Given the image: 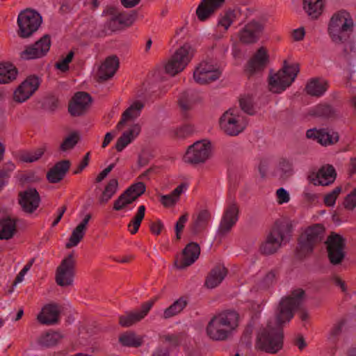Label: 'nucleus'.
Instances as JSON below:
<instances>
[{"instance_id":"6","label":"nucleus","mask_w":356,"mask_h":356,"mask_svg":"<svg viewBox=\"0 0 356 356\" xmlns=\"http://www.w3.org/2000/svg\"><path fill=\"white\" fill-rule=\"evenodd\" d=\"M194 55V49L188 43L175 51L165 65V71L171 76H175L183 71Z\"/></svg>"},{"instance_id":"29","label":"nucleus","mask_w":356,"mask_h":356,"mask_svg":"<svg viewBox=\"0 0 356 356\" xmlns=\"http://www.w3.org/2000/svg\"><path fill=\"white\" fill-rule=\"evenodd\" d=\"M60 313L58 305L48 304L42 308L37 319L44 325H54L59 321Z\"/></svg>"},{"instance_id":"58","label":"nucleus","mask_w":356,"mask_h":356,"mask_svg":"<svg viewBox=\"0 0 356 356\" xmlns=\"http://www.w3.org/2000/svg\"><path fill=\"white\" fill-rule=\"evenodd\" d=\"M188 213H186L181 216L175 224V232H176V238L177 240L181 238V233L183 231L185 223L188 220Z\"/></svg>"},{"instance_id":"21","label":"nucleus","mask_w":356,"mask_h":356,"mask_svg":"<svg viewBox=\"0 0 356 356\" xmlns=\"http://www.w3.org/2000/svg\"><path fill=\"white\" fill-rule=\"evenodd\" d=\"M200 254V245L195 242H191L183 249L181 257H177L174 266L179 270L185 269L192 265L199 258Z\"/></svg>"},{"instance_id":"31","label":"nucleus","mask_w":356,"mask_h":356,"mask_svg":"<svg viewBox=\"0 0 356 356\" xmlns=\"http://www.w3.org/2000/svg\"><path fill=\"white\" fill-rule=\"evenodd\" d=\"M211 219V213L208 209L200 210L195 216H193V221L190 225L191 233L196 235L204 231Z\"/></svg>"},{"instance_id":"28","label":"nucleus","mask_w":356,"mask_h":356,"mask_svg":"<svg viewBox=\"0 0 356 356\" xmlns=\"http://www.w3.org/2000/svg\"><path fill=\"white\" fill-rule=\"evenodd\" d=\"M71 166L70 160L60 161L47 172V179L51 184H56L64 179Z\"/></svg>"},{"instance_id":"56","label":"nucleus","mask_w":356,"mask_h":356,"mask_svg":"<svg viewBox=\"0 0 356 356\" xmlns=\"http://www.w3.org/2000/svg\"><path fill=\"white\" fill-rule=\"evenodd\" d=\"M343 204L348 210H353L356 207V188L346 195Z\"/></svg>"},{"instance_id":"26","label":"nucleus","mask_w":356,"mask_h":356,"mask_svg":"<svg viewBox=\"0 0 356 356\" xmlns=\"http://www.w3.org/2000/svg\"><path fill=\"white\" fill-rule=\"evenodd\" d=\"M119 59L116 56L107 57L99 66L97 73V81L103 83L111 79L119 67Z\"/></svg>"},{"instance_id":"22","label":"nucleus","mask_w":356,"mask_h":356,"mask_svg":"<svg viewBox=\"0 0 356 356\" xmlns=\"http://www.w3.org/2000/svg\"><path fill=\"white\" fill-rule=\"evenodd\" d=\"M154 302V300L145 302L141 305L139 311L128 312L120 316L119 324L123 327H129L140 321L148 314Z\"/></svg>"},{"instance_id":"41","label":"nucleus","mask_w":356,"mask_h":356,"mask_svg":"<svg viewBox=\"0 0 356 356\" xmlns=\"http://www.w3.org/2000/svg\"><path fill=\"white\" fill-rule=\"evenodd\" d=\"M188 303V300L186 297H180L164 310L163 318L168 319L179 314L187 306Z\"/></svg>"},{"instance_id":"43","label":"nucleus","mask_w":356,"mask_h":356,"mask_svg":"<svg viewBox=\"0 0 356 356\" xmlns=\"http://www.w3.org/2000/svg\"><path fill=\"white\" fill-rule=\"evenodd\" d=\"M185 334L183 333L178 334H166L162 337H160V340L163 345L166 346L168 348H170V351L179 347L182 341L185 339Z\"/></svg>"},{"instance_id":"27","label":"nucleus","mask_w":356,"mask_h":356,"mask_svg":"<svg viewBox=\"0 0 356 356\" xmlns=\"http://www.w3.org/2000/svg\"><path fill=\"white\" fill-rule=\"evenodd\" d=\"M311 116L327 120H336L341 118L342 115L339 108L329 104H318L309 112Z\"/></svg>"},{"instance_id":"18","label":"nucleus","mask_w":356,"mask_h":356,"mask_svg":"<svg viewBox=\"0 0 356 356\" xmlns=\"http://www.w3.org/2000/svg\"><path fill=\"white\" fill-rule=\"evenodd\" d=\"M239 208L234 202L229 203L222 217L218 234L224 236L227 234L238 219Z\"/></svg>"},{"instance_id":"55","label":"nucleus","mask_w":356,"mask_h":356,"mask_svg":"<svg viewBox=\"0 0 356 356\" xmlns=\"http://www.w3.org/2000/svg\"><path fill=\"white\" fill-rule=\"evenodd\" d=\"M276 280V273L274 270H271L266 273L260 282L259 287L261 289H267L272 286Z\"/></svg>"},{"instance_id":"20","label":"nucleus","mask_w":356,"mask_h":356,"mask_svg":"<svg viewBox=\"0 0 356 356\" xmlns=\"http://www.w3.org/2000/svg\"><path fill=\"white\" fill-rule=\"evenodd\" d=\"M40 201V194L35 188H28L19 193V204L26 213H33L39 207Z\"/></svg>"},{"instance_id":"35","label":"nucleus","mask_w":356,"mask_h":356,"mask_svg":"<svg viewBox=\"0 0 356 356\" xmlns=\"http://www.w3.org/2000/svg\"><path fill=\"white\" fill-rule=\"evenodd\" d=\"M325 7L324 0H302L305 12L312 19H316L322 14Z\"/></svg>"},{"instance_id":"14","label":"nucleus","mask_w":356,"mask_h":356,"mask_svg":"<svg viewBox=\"0 0 356 356\" xmlns=\"http://www.w3.org/2000/svg\"><path fill=\"white\" fill-rule=\"evenodd\" d=\"M264 29V24L252 19L247 23L238 32L239 41L245 44L257 42Z\"/></svg>"},{"instance_id":"24","label":"nucleus","mask_w":356,"mask_h":356,"mask_svg":"<svg viewBox=\"0 0 356 356\" xmlns=\"http://www.w3.org/2000/svg\"><path fill=\"white\" fill-rule=\"evenodd\" d=\"M307 138L316 140L323 146L331 145L339 141V136L336 131L327 129H311L307 131Z\"/></svg>"},{"instance_id":"12","label":"nucleus","mask_w":356,"mask_h":356,"mask_svg":"<svg viewBox=\"0 0 356 356\" xmlns=\"http://www.w3.org/2000/svg\"><path fill=\"white\" fill-rule=\"evenodd\" d=\"M51 37L45 34L34 44L28 45L20 53L21 58L24 60H32L44 57L47 55L51 47Z\"/></svg>"},{"instance_id":"33","label":"nucleus","mask_w":356,"mask_h":356,"mask_svg":"<svg viewBox=\"0 0 356 356\" xmlns=\"http://www.w3.org/2000/svg\"><path fill=\"white\" fill-rule=\"evenodd\" d=\"M17 218L6 216L0 219V240L11 239L17 232Z\"/></svg>"},{"instance_id":"36","label":"nucleus","mask_w":356,"mask_h":356,"mask_svg":"<svg viewBox=\"0 0 356 356\" xmlns=\"http://www.w3.org/2000/svg\"><path fill=\"white\" fill-rule=\"evenodd\" d=\"M140 131V128L138 124H134L131 129L124 131L117 140L115 144L116 150L118 152L122 151L139 134Z\"/></svg>"},{"instance_id":"37","label":"nucleus","mask_w":356,"mask_h":356,"mask_svg":"<svg viewBox=\"0 0 356 356\" xmlns=\"http://www.w3.org/2000/svg\"><path fill=\"white\" fill-rule=\"evenodd\" d=\"M219 320L226 323L229 330H234L238 326L239 314L234 310H225L215 315Z\"/></svg>"},{"instance_id":"3","label":"nucleus","mask_w":356,"mask_h":356,"mask_svg":"<svg viewBox=\"0 0 356 356\" xmlns=\"http://www.w3.org/2000/svg\"><path fill=\"white\" fill-rule=\"evenodd\" d=\"M353 27V20L350 14L345 10H340L331 17L327 31L332 42L340 44L349 40Z\"/></svg>"},{"instance_id":"50","label":"nucleus","mask_w":356,"mask_h":356,"mask_svg":"<svg viewBox=\"0 0 356 356\" xmlns=\"http://www.w3.org/2000/svg\"><path fill=\"white\" fill-rule=\"evenodd\" d=\"M79 140V135L77 132L70 134L60 144V149L65 152L73 149Z\"/></svg>"},{"instance_id":"54","label":"nucleus","mask_w":356,"mask_h":356,"mask_svg":"<svg viewBox=\"0 0 356 356\" xmlns=\"http://www.w3.org/2000/svg\"><path fill=\"white\" fill-rule=\"evenodd\" d=\"M341 189V186H337L332 191L326 194L324 197V204L327 207L334 206Z\"/></svg>"},{"instance_id":"34","label":"nucleus","mask_w":356,"mask_h":356,"mask_svg":"<svg viewBox=\"0 0 356 356\" xmlns=\"http://www.w3.org/2000/svg\"><path fill=\"white\" fill-rule=\"evenodd\" d=\"M328 88V83L319 78H314L310 79L306 86V92L312 97L322 96Z\"/></svg>"},{"instance_id":"40","label":"nucleus","mask_w":356,"mask_h":356,"mask_svg":"<svg viewBox=\"0 0 356 356\" xmlns=\"http://www.w3.org/2000/svg\"><path fill=\"white\" fill-rule=\"evenodd\" d=\"M118 188V181L117 179H111L104 187L102 194L98 198V203L100 205L106 204L116 193Z\"/></svg>"},{"instance_id":"15","label":"nucleus","mask_w":356,"mask_h":356,"mask_svg":"<svg viewBox=\"0 0 356 356\" xmlns=\"http://www.w3.org/2000/svg\"><path fill=\"white\" fill-rule=\"evenodd\" d=\"M40 84V81L37 76H29L14 91V101L17 103L24 102L35 93Z\"/></svg>"},{"instance_id":"17","label":"nucleus","mask_w":356,"mask_h":356,"mask_svg":"<svg viewBox=\"0 0 356 356\" xmlns=\"http://www.w3.org/2000/svg\"><path fill=\"white\" fill-rule=\"evenodd\" d=\"M269 63V56L265 47H261L248 60L245 66V72L248 79L256 73L261 72Z\"/></svg>"},{"instance_id":"52","label":"nucleus","mask_w":356,"mask_h":356,"mask_svg":"<svg viewBox=\"0 0 356 356\" xmlns=\"http://www.w3.org/2000/svg\"><path fill=\"white\" fill-rule=\"evenodd\" d=\"M239 104L241 110L248 115L254 113L253 100L250 96L243 97L239 99Z\"/></svg>"},{"instance_id":"4","label":"nucleus","mask_w":356,"mask_h":356,"mask_svg":"<svg viewBox=\"0 0 356 356\" xmlns=\"http://www.w3.org/2000/svg\"><path fill=\"white\" fill-rule=\"evenodd\" d=\"M325 228L321 224H314L305 229L298 240L296 254L299 259L313 252L314 248L323 239Z\"/></svg>"},{"instance_id":"10","label":"nucleus","mask_w":356,"mask_h":356,"mask_svg":"<svg viewBox=\"0 0 356 356\" xmlns=\"http://www.w3.org/2000/svg\"><path fill=\"white\" fill-rule=\"evenodd\" d=\"M210 155V143L197 141L188 148L184 159L186 163L196 165L204 163Z\"/></svg>"},{"instance_id":"19","label":"nucleus","mask_w":356,"mask_h":356,"mask_svg":"<svg viewBox=\"0 0 356 356\" xmlns=\"http://www.w3.org/2000/svg\"><path fill=\"white\" fill-rule=\"evenodd\" d=\"M92 102L91 96L86 92H76L68 105V112L73 116L84 115L88 110Z\"/></svg>"},{"instance_id":"63","label":"nucleus","mask_w":356,"mask_h":356,"mask_svg":"<svg viewBox=\"0 0 356 356\" xmlns=\"http://www.w3.org/2000/svg\"><path fill=\"white\" fill-rule=\"evenodd\" d=\"M58 99L54 96L47 97L45 102L47 108L51 111H54L58 108Z\"/></svg>"},{"instance_id":"46","label":"nucleus","mask_w":356,"mask_h":356,"mask_svg":"<svg viewBox=\"0 0 356 356\" xmlns=\"http://www.w3.org/2000/svg\"><path fill=\"white\" fill-rule=\"evenodd\" d=\"M44 152V147H40L31 152H24L19 155V159L24 163H33L39 160Z\"/></svg>"},{"instance_id":"32","label":"nucleus","mask_w":356,"mask_h":356,"mask_svg":"<svg viewBox=\"0 0 356 356\" xmlns=\"http://www.w3.org/2000/svg\"><path fill=\"white\" fill-rule=\"evenodd\" d=\"M337 172L334 168L331 165L323 166L315 175V178L312 181L314 185L317 184L322 186H327L333 183L336 179Z\"/></svg>"},{"instance_id":"48","label":"nucleus","mask_w":356,"mask_h":356,"mask_svg":"<svg viewBox=\"0 0 356 356\" xmlns=\"http://www.w3.org/2000/svg\"><path fill=\"white\" fill-rule=\"evenodd\" d=\"M236 18V14L235 13V10L229 9L220 17L217 24V27H223L224 31L226 32Z\"/></svg>"},{"instance_id":"64","label":"nucleus","mask_w":356,"mask_h":356,"mask_svg":"<svg viewBox=\"0 0 356 356\" xmlns=\"http://www.w3.org/2000/svg\"><path fill=\"white\" fill-rule=\"evenodd\" d=\"M170 348L161 345L159 346L153 353L152 356H170Z\"/></svg>"},{"instance_id":"60","label":"nucleus","mask_w":356,"mask_h":356,"mask_svg":"<svg viewBox=\"0 0 356 356\" xmlns=\"http://www.w3.org/2000/svg\"><path fill=\"white\" fill-rule=\"evenodd\" d=\"M144 107V104L140 101L134 102L128 108L124 111V118L129 115V112L134 111L138 115Z\"/></svg>"},{"instance_id":"16","label":"nucleus","mask_w":356,"mask_h":356,"mask_svg":"<svg viewBox=\"0 0 356 356\" xmlns=\"http://www.w3.org/2000/svg\"><path fill=\"white\" fill-rule=\"evenodd\" d=\"M236 111L234 108H229L222 114L219 120L221 129L225 134L231 136L238 135L244 129V127L238 121Z\"/></svg>"},{"instance_id":"11","label":"nucleus","mask_w":356,"mask_h":356,"mask_svg":"<svg viewBox=\"0 0 356 356\" xmlns=\"http://www.w3.org/2000/svg\"><path fill=\"white\" fill-rule=\"evenodd\" d=\"M114 8H109L108 13L113 15V17L108 21V26L113 31L130 27L138 19V12L137 10H132L129 12H121L115 13Z\"/></svg>"},{"instance_id":"53","label":"nucleus","mask_w":356,"mask_h":356,"mask_svg":"<svg viewBox=\"0 0 356 356\" xmlns=\"http://www.w3.org/2000/svg\"><path fill=\"white\" fill-rule=\"evenodd\" d=\"M74 56V51H70L65 58L56 63L55 67L61 72H65L69 70V63L72 62Z\"/></svg>"},{"instance_id":"45","label":"nucleus","mask_w":356,"mask_h":356,"mask_svg":"<svg viewBox=\"0 0 356 356\" xmlns=\"http://www.w3.org/2000/svg\"><path fill=\"white\" fill-rule=\"evenodd\" d=\"M86 231V229L77 225L73 229L68 242L65 244V248L67 249H70L72 247L76 246L83 238Z\"/></svg>"},{"instance_id":"61","label":"nucleus","mask_w":356,"mask_h":356,"mask_svg":"<svg viewBox=\"0 0 356 356\" xmlns=\"http://www.w3.org/2000/svg\"><path fill=\"white\" fill-rule=\"evenodd\" d=\"M160 201L165 207H170L174 206L178 200L170 193L161 195Z\"/></svg>"},{"instance_id":"2","label":"nucleus","mask_w":356,"mask_h":356,"mask_svg":"<svg viewBox=\"0 0 356 356\" xmlns=\"http://www.w3.org/2000/svg\"><path fill=\"white\" fill-rule=\"evenodd\" d=\"M293 231V225L288 220H277L266 239L261 244L260 252L263 254H273L277 252L282 242L289 241Z\"/></svg>"},{"instance_id":"1","label":"nucleus","mask_w":356,"mask_h":356,"mask_svg":"<svg viewBox=\"0 0 356 356\" xmlns=\"http://www.w3.org/2000/svg\"><path fill=\"white\" fill-rule=\"evenodd\" d=\"M305 300V292L302 289L291 291L289 296L282 298L276 314L275 323L268 322L257 335V348L270 354H275L283 346L282 325L293 316V310L298 309Z\"/></svg>"},{"instance_id":"23","label":"nucleus","mask_w":356,"mask_h":356,"mask_svg":"<svg viewBox=\"0 0 356 356\" xmlns=\"http://www.w3.org/2000/svg\"><path fill=\"white\" fill-rule=\"evenodd\" d=\"M207 334L210 339L215 341H224L232 332L229 327L216 316L209 321L207 328Z\"/></svg>"},{"instance_id":"47","label":"nucleus","mask_w":356,"mask_h":356,"mask_svg":"<svg viewBox=\"0 0 356 356\" xmlns=\"http://www.w3.org/2000/svg\"><path fill=\"white\" fill-rule=\"evenodd\" d=\"M146 191L145 184L142 181H138L131 184L126 190V195L130 196L134 201L145 193Z\"/></svg>"},{"instance_id":"25","label":"nucleus","mask_w":356,"mask_h":356,"mask_svg":"<svg viewBox=\"0 0 356 356\" xmlns=\"http://www.w3.org/2000/svg\"><path fill=\"white\" fill-rule=\"evenodd\" d=\"M225 0H202L196 9V15L200 22L211 17L225 3Z\"/></svg>"},{"instance_id":"59","label":"nucleus","mask_w":356,"mask_h":356,"mask_svg":"<svg viewBox=\"0 0 356 356\" xmlns=\"http://www.w3.org/2000/svg\"><path fill=\"white\" fill-rule=\"evenodd\" d=\"M139 115L135 113L134 111H131L129 112V115H127L125 118H124V112L122 113V118H121V120H120V122L118 123L117 126H116V129L118 131H120L121 129H123V127H124L126 122L128 121V120H134L136 119V118H138Z\"/></svg>"},{"instance_id":"13","label":"nucleus","mask_w":356,"mask_h":356,"mask_svg":"<svg viewBox=\"0 0 356 356\" xmlns=\"http://www.w3.org/2000/svg\"><path fill=\"white\" fill-rule=\"evenodd\" d=\"M221 74L220 68L208 62H202L195 69L193 79L197 83L205 85L218 80Z\"/></svg>"},{"instance_id":"57","label":"nucleus","mask_w":356,"mask_h":356,"mask_svg":"<svg viewBox=\"0 0 356 356\" xmlns=\"http://www.w3.org/2000/svg\"><path fill=\"white\" fill-rule=\"evenodd\" d=\"M280 168L283 173L282 177L284 179L288 178L292 175L293 165L289 161L285 159H282L280 161Z\"/></svg>"},{"instance_id":"39","label":"nucleus","mask_w":356,"mask_h":356,"mask_svg":"<svg viewBox=\"0 0 356 356\" xmlns=\"http://www.w3.org/2000/svg\"><path fill=\"white\" fill-rule=\"evenodd\" d=\"M119 342L123 346L138 348L143 343V338L134 332L127 331L119 337Z\"/></svg>"},{"instance_id":"51","label":"nucleus","mask_w":356,"mask_h":356,"mask_svg":"<svg viewBox=\"0 0 356 356\" xmlns=\"http://www.w3.org/2000/svg\"><path fill=\"white\" fill-rule=\"evenodd\" d=\"M345 324V319H341L337 323L334 324L333 327L330 330L329 337V339H330L333 343H336L338 341V337L341 334L342 329Z\"/></svg>"},{"instance_id":"9","label":"nucleus","mask_w":356,"mask_h":356,"mask_svg":"<svg viewBox=\"0 0 356 356\" xmlns=\"http://www.w3.org/2000/svg\"><path fill=\"white\" fill-rule=\"evenodd\" d=\"M325 244L330 262L334 266L341 264L346 256V239L339 234L331 232Z\"/></svg>"},{"instance_id":"7","label":"nucleus","mask_w":356,"mask_h":356,"mask_svg":"<svg viewBox=\"0 0 356 356\" xmlns=\"http://www.w3.org/2000/svg\"><path fill=\"white\" fill-rule=\"evenodd\" d=\"M42 22V16L34 10L27 8L20 12L17 17L18 35L22 38L31 37L39 29Z\"/></svg>"},{"instance_id":"44","label":"nucleus","mask_w":356,"mask_h":356,"mask_svg":"<svg viewBox=\"0 0 356 356\" xmlns=\"http://www.w3.org/2000/svg\"><path fill=\"white\" fill-rule=\"evenodd\" d=\"M145 207L144 205H140L137 211V213L131 219L130 222L128 224V227H132L130 229V233L131 234H135L139 229L141 222L145 217Z\"/></svg>"},{"instance_id":"5","label":"nucleus","mask_w":356,"mask_h":356,"mask_svg":"<svg viewBox=\"0 0 356 356\" xmlns=\"http://www.w3.org/2000/svg\"><path fill=\"white\" fill-rule=\"evenodd\" d=\"M300 71L299 64L289 65L286 60L283 67L277 73L269 76L270 90L274 93H280L290 86Z\"/></svg>"},{"instance_id":"30","label":"nucleus","mask_w":356,"mask_h":356,"mask_svg":"<svg viewBox=\"0 0 356 356\" xmlns=\"http://www.w3.org/2000/svg\"><path fill=\"white\" fill-rule=\"evenodd\" d=\"M227 273L228 270L222 264L216 265L209 273L204 285L208 289L216 288L222 282Z\"/></svg>"},{"instance_id":"49","label":"nucleus","mask_w":356,"mask_h":356,"mask_svg":"<svg viewBox=\"0 0 356 356\" xmlns=\"http://www.w3.org/2000/svg\"><path fill=\"white\" fill-rule=\"evenodd\" d=\"M135 202L130 196L126 195L125 191L113 202V209L115 211H121L128 205Z\"/></svg>"},{"instance_id":"8","label":"nucleus","mask_w":356,"mask_h":356,"mask_svg":"<svg viewBox=\"0 0 356 356\" xmlns=\"http://www.w3.org/2000/svg\"><path fill=\"white\" fill-rule=\"evenodd\" d=\"M75 268L76 260L72 252L65 257L57 267L55 275L56 284L63 287L72 285Z\"/></svg>"},{"instance_id":"62","label":"nucleus","mask_w":356,"mask_h":356,"mask_svg":"<svg viewBox=\"0 0 356 356\" xmlns=\"http://www.w3.org/2000/svg\"><path fill=\"white\" fill-rule=\"evenodd\" d=\"M276 195L277 198V202L279 204L286 203L289 201V193L283 188H280L276 191Z\"/></svg>"},{"instance_id":"38","label":"nucleus","mask_w":356,"mask_h":356,"mask_svg":"<svg viewBox=\"0 0 356 356\" xmlns=\"http://www.w3.org/2000/svg\"><path fill=\"white\" fill-rule=\"evenodd\" d=\"M17 69L10 63H0V83H8L15 80Z\"/></svg>"},{"instance_id":"42","label":"nucleus","mask_w":356,"mask_h":356,"mask_svg":"<svg viewBox=\"0 0 356 356\" xmlns=\"http://www.w3.org/2000/svg\"><path fill=\"white\" fill-rule=\"evenodd\" d=\"M63 337L58 332H47L40 337L38 343L43 347L49 348L57 345Z\"/></svg>"}]
</instances>
